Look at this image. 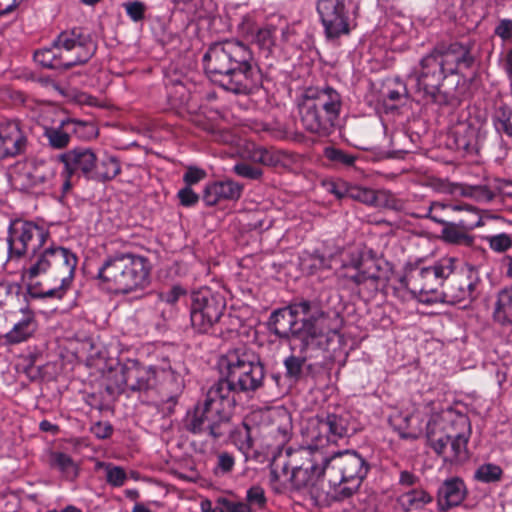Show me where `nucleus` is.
<instances>
[{
	"mask_svg": "<svg viewBox=\"0 0 512 512\" xmlns=\"http://www.w3.org/2000/svg\"><path fill=\"white\" fill-rule=\"evenodd\" d=\"M235 465V459L232 454L228 452H221L217 457V466L215 474H227L231 472Z\"/></svg>",
	"mask_w": 512,
	"mask_h": 512,
	"instance_id": "obj_57",
	"label": "nucleus"
},
{
	"mask_svg": "<svg viewBox=\"0 0 512 512\" xmlns=\"http://www.w3.org/2000/svg\"><path fill=\"white\" fill-rule=\"evenodd\" d=\"M123 8L131 21L137 23L145 18L146 5L141 1H130L123 3Z\"/></svg>",
	"mask_w": 512,
	"mask_h": 512,
	"instance_id": "obj_49",
	"label": "nucleus"
},
{
	"mask_svg": "<svg viewBox=\"0 0 512 512\" xmlns=\"http://www.w3.org/2000/svg\"><path fill=\"white\" fill-rule=\"evenodd\" d=\"M26 142L17 121H5L0 124V159L21 154Z\"/></svg>",
	"mask_w": 512,
	"mask_h": 512,
	"instance_id": "obj_24",
	"label": "nucleus"
},
{
	"mask_svg": "<svg viewBox=\"0 0 512 512\" xmlns=\"http://www.w3.org/2000/svg\"><path fill=\"white\" fill-rule=\"evenodd\" d=\"M217 503L224 507V512H252L249 504L242 501H235L227 497H219Z\"/></svg>",
	"mask_w": 512,
	"mask_h": 512,
	"instance_id": "obj_55",
	"label": "nucleus"
},
{
	"mask_svg": "<svg viewBox=\"0 0 512 512\" xmlns=\"http://www.w3.org/2000/svg\"><path fill=\"white\" fill-rule=\"evenodd\" d=\"M267 326L279 340L297 342L299 352L329 350L335 340H341L339 316L330 315L319 304L306 299L274 310Z\"/></svg>",
	"mask_w": 512,
	"mask_h": 512,
	"instance_id": "obj_1",
	"label": "nucleus"
},
{
	"mask_svg": "<svg viewBox=\"0 0 512 512\" xmlns=\"http://www.w3.org/2000/svg\"><path fill=\"white\" fill-rule=\"evenodd\" d=\"M46 181L47 177L40 174L37 169L23 172L15 178V183L19 186V189L26 192H38Z\"/></svg>",
	"mask_w": 512,
	"mask_h": 512,
	"instance_id": "obj_42",
	"label": "nucleus"
},
{
	"mask_svg": "<svg viewBox=\"0 0 512 512\" xmlns=\"http://www.w3.org/2000/svg\"><path fill=\"white\" fill-rule=\"evenodd\" d=\"M97 42L83 27H73L60 32L49 47L33 54L36 63L53 70H69L86 64L97 51Z\"/></svg>",
	"mask_w": 512,
	"mask_h": 512,
	"instance_id": "obj_5",
	"label": "nucleus"
},
{
	"mask_svg": "<svg viewBox=\"0 0 512 512\" xmlns=\"http://www.w3.org/2000/svg\"><path fill=\"white\" fill-rule=\"evenodd\" d=\"M247 504L249 506H256L263 508L266 504V497L263 488L260 486H252L248 489L246 494Z\"/></svg>",
	"mask_w": 512,
	"mask_h": 512,
	"instance_id": "obj_56",
	"label": "nucleus"
},
{
	"mask_svg": "<svg viewBox=\"0 0 512 512\" xmlns=\"http://www.w3.org/2000/svg\"><path fill=\"white\" fill-rule=\"evenodd\" d=\"M106 472V481L113 487H121L127 480L125 470L120 466H115L111 463L103 464Z\"/></svg>",
	"mask_w": 512,
	"mask_h": 512,
	"instance_id": "obj_47",
	"label": "nucleus"
},
{
	"mask_svg": "<svg viewBox=\"0 0 512 512\" xmlns=\"http://www.w3.org/2000/svg\"><path fill=\"white\" fill-rule=\"evenodd\" d=\"M178 406V399L176 396H171L167 400L161 402L158 406V412L163 416H169L171 414L177 413L178 410L176 407Z\"/></svg>",
	"mask_w": 512,
	"mask_h": 512,
	"instance_id": "obj_62",
	"label": "nucleus"
},
{
	"mask_svg": "<svg viewBox=\"0 0 512 512\" xmlns=\"http://www.w3.org/2000/svg\"><path fill=\"white\" fill-rule=\"evenodd\" d=\"M451 139L453 141L451 147L464 155L470 154L474 149V137L468 129H465L463 132L455 131Z\"/></svg>",
	"mask_w": 512,
	"mask_h": 512,
	"instance_id": "obj_46",
	"label": "nucleus"
},
{
	"mask_svg": "<svg viewBox=\"0 0 512 512\" xmlns=\"http://www.w3.org/2000/svg\"><path fill=\"white\" fill-rule=\"evenodd\" d=\"M187 297V291L179 285H175L168 291L159 294L160 300L171 306L176 305L180 300L186 299Z\"/></svg>",
	"mask_w": 512,
	"mask_h": 512,
	"instance_id": "obj_50",
	"label": "nucleus"
},
{
	"mask_svg": "<svg viewBox=\"0 0 512 512\" xmlns=\"http://www.w3.org/2000/svg\"><path fill=\"white\" fill-rule=\"evenodd\" d=\"M301 267L309 274H315L318 271L330 269L333 260L332 254L316 249L312 253H304L300 258Z\"/></svg>",
	"mask_w": 512,
	"mask_h": 512,
	"instance_id": "obj_32",
	"label": "nucleus"
},
{
	"mask_svg": "<svg viewBox=\"0 0 512 512\" xmlns=\"http://www.w3.org/2000/svg\"><path fill=\"white\" fill-rule=\"evenodd\" d=\"M207 418H192L187 428L194 434H206L207 432Z\"/></svg>",
	"mask_w": 512,
	"mask_h": 512,
	"instance_id": "obj_64",
	"label": "nucleus"
},
{
	"mask_svg": "<svg viewBox=\"0 0 512 512\" xmlns=\"http://www.w3.org/2000/svg\"><path fill=\"white\" fill-rule=\"evenodd\" d=\"M44 136L49 145L54 149L66 148L71 140L69 132H67L63 126L46 128Z\"/></svg>",
	"mask_w": 512,
	"mask_h": 512,
	"instance_id": "obj_45",
	"label": "nucleus"
},
{
	"mask_svg": "<svg viewBox=\"0 0 512 512\" xmlns=\"http://www.w3.org/2000/svg\"><path fill=\"white\" fill-rule=\"evenodd\" d=\"M86 402L91 407V410L88 413H92L93 410H96L99 413L112 412L110 405L104 404L96 395L88 396Z\"/></svg>",
	"mask_w": 512,
	"mask_h": 512,
	"instance_id": "obj_63",
	"label": "nucleus"
},
{
	"mask_svg": "<svg viewBox=\"0 0 512 512\" xmlns=\"http://www.w3.org/2000/svg\"><path fill=\"white\" fill-rule=\"evenodd\" d=\"M467 489L462 479L452 477L446 479L438 489L437 505L441 512L459 506L466 498Z\"/></svg>",
	"mask_w": 512,
	"mask_h": 512,
	"instance_id": "obj_26",
	"label": "nucleus"
},
{
	"mask_svg": "<svg viewBox=\"0 0 512 512\" xmlns=\"http://www.w3.org/2000/svg\"><path fill=\"white\" fill-rule=\"evenodd\" d=\"M316 11L327 40H336L351 31L345 0H317Z\"/></svg>",
	"mask_w": 512,
	"mask_h": 512,
	"instance_id": "obj_14",
	"label": "nucleus"
},
{
	"mask_svg": "<svg viewBox=\"0 0 512 512\" xmlns=\"http://www.w3.org/2000/svg\"><path fill=\"white\" fill-rule=\"evenodd\" d=\"M150 271L146 257L116 252L102 261L96 279L110 293L126 295L146 288L150 283Z\"/></svg>",
	"mask_w": 512,
	"mask_h": 512,
	"instance_id": "obj_6",
	"label": "nucleus"
},
{
	"mask_svg": "<svg viewBox=\"0 0 512 512\" xmlns=\"http://www.w3.org/2000/svg\"><path fill=\"white\" fill-rule=\"evenodd\" d=\"M126 377L127 391L145 392L156 385L155 369L143 366L137 360H126Z\"/></svg>",
	"mask_w": 512,
	"mask_h": 512,
	"instance_id": "obj_25",
	"label": "nucleus"
},
{
	"mask_svg": "<svg viewBox=\"0 0 512 512\" xmlns=\"http://www.w3.org/2000/svg\"><path fill=\"white\" fill-rule=\"evenodd\" d=\"M48 464L51 469L57 470L68 480H74L78 476V465L66 453L51 451L48 456Z\"/></svg>",
	"mask_w": 512,
	"mask_h": 512,
	"instance_id": "obj_31",
	"label": "nucleus"
},
{
	"mask_svg": "<svg viewBox=\"0 0 512 512\" xmlns=\"http://www.w3.org/2000/svg\"><path fill=\"white\" fill-rule=\"evenodd\" d=\"M265 368L260 357L240 371L230 382L217 381L207 392L202 404L195 407L194 416H230L235 406V393L256 391L263 385Z\"/></svg>",
	"mask_w": 512,
	"mask_h": 512,
	"instance_id": "obj_7",
	"label": "nucleus"
},
{
	"mask_svg": "<svg viewBox=\"0 0 512 512\" xmlns=\"http://www.w3.org/2000/svg\"><path fill=\"white\" fill-rule=\"evenodd\" d=\"M308 104L314 105L323 111L325 116L337 120L342 109V97L340 93L331 86L308 87L302 94V99Z\"/></svg>",
	"mask_w": 512,
	"mask_h": 512,
	"instance_id": "obj_17",
	"label": "nucleus"
},
{
	"mask_svg": "<svg viewBox=\"0 0 512 512\" xmlns=\"http://www.w3.org/2000/svg\"><path fill=\"white\" fill-rule=\"evenodd\" d=\"M97 160L95 152L84 147H77L59 155V161L64 165L61 174L62 193L67 194L81 177L93 180Z\"/></svg>",
	"mask_w": 512,
	"mask_h": 512,
	"instance_id": "obj_13",
	"label": "nucleus"
},
{
	"mask_svg": "<svg viewBox=\"0 0 512 512\" xmlns=\"http://www.w3.org/2000/svg\"><path fill=\"white\" fill-rule=\"evenodd\" d=\"M490 248L499 253H503L512 247V238L506 233H500L488 238Z\"/></svg>",
	"mask_w": 512,
	"mask_h": 512,
	"instance_id": "obj_52",
	"label": "nucleus"
},
{
	"mask_svg": "<svg viewBox=\"0 0 512 512\" xmlns=\"http://www.w3.org/2000/svg\"><path fill=\"white\" fill-rule=\"evenodd\" d=\"M327 350H314L308 352H299V356L290 355L284 360L286 377L298 381L302 376L303 366L308 359L316 358Z\"/></svg>",
	"mask_w": 512,
	"mask_h": 512,
	"instance_id": "obj_34",
	"label": "nucleus"
},
{
	"mask_svg": "<svg viewBox=\"0 0 512 512\" xmlns=\"http://www.w3.org/2000/svg\"><path fill=\"white\" fill-rule=\"evenodd\" d=\"M324 157L336 168H351L354 167L358 156L349 153L341 148L335 146H328L324 148Z\"/></svg>",
	"mask_w": 512,
	"mask_h": 512,
	"instance_id": "obj_38",
	"label": "nucleus"
},
{
	"mask_svg": "<svg viewBox=\"0 0 512 512\" xmlns=\"http://www.w3.org/2000/svg\"><path fill=\"white\" fill-rule=\"evenodd\" d=\"M207 177V172L197 166H188L183 174V182L186 186L192 187Z\"/></svg>",
	"mask_w": 512,
	"mask_h": 512,
	"instance_id": "obj_54",
	"label": "nucleus"
},
{
	"mask_svg": "<svg viewBox=\"0 0 512 512\" xmlns=\"http://www.w3.org/2000/svg\"><path fill=\"white\" fill-rule=\"evenodd\" d=\"M310 425L320 435L324 434L329 442L352 437L363 429L358 418H310Z\"/></svg>",
	"mask_w": 512,
	"mask_h": 512,
	"instance_id": "obj_16",
	"label": "nucleus"
},
{
	"mask_svg": "<svg viewBox=\"0 0 512 512\" xmlns=\"http://www.w3.org/2000/svg\"><path fill=\"white\" fill-rule=\"evenodd\" d=\"M257 435L268 447L282 448L292 435V418H260Z\"/></svg>",
	"mask_w": 512,
	"mask_h": 512,
	"instance_id": "obj_18",
	"label": "nucleus"
},
{
	"mask_svg": "<svg viewBox=\"0 0 512 512\" xmlns=\"http://www.w3.org/2000/svg\"><path fill=\"white\" fill-rule=\"evenodd\" d=\"M105 390L109 396L127 391L126 361L111 367L103 376Z\"/></svg>",
	"mask_w": 512,
	"mask_h": 512,
	"instance_id": "obj_29",
	"label": "nucleus"
},
{
	"mask_svg": "<svg viewBox=\"0 0 512 512\" xmlns=\"http://www.w3.org/2000/svg\"><path fill=\"white\" fill-rule=\"evenodd\" d=\"M493 317L503 326H512V285L499 292Z\"/></svg>",
	"mask_w": 512,
	"mask_h": 512,
	"instance_id": "obj_33",
	"label": "nucleus"
},
{
	"mask_svg": "<svg viewBox=\"0 0 512 512\" xmlns=\"http://www.w3.org/2000/svg\"><path fill=\"white\" fill-rule=\"evenodd\" d=\"M286 155V152L276 150L272 147H258L253 152V159L263 165L276 167L282 162Z\"/></svg>",
	"mask_w": 512,
	"mask_h": 512,
	"instance_id": "obj_43",
	"label": "nucleus"
},
{
	"mask_svg": "<svg viewBox=\"0 0 512 512\" xmlns=\"http://www.w3.org/2000/svg\"><path fill=\"white\" fill-rule=\"evenodd\" d=\"M37 330V322L33 315L27 314L6 333L0 330V344L16 345L27 341Z\"/></svg>",
	"mask_w": 512,
	"mask_h": 512,
	"instance_id": "obj_27",
	"label": "nucleus"
},
{
	"mask_svg": "<svg viewBox=\"0 0 512 512\" xmlns=\"http://www.w3.org/2000/svg\"><path fill=\"white\" fill-rule=\"evenodd\" d=\"M471 42L454 41L438 43L430 53L422 57L419 65L408 77L422 100L438 104L448 102L449 93L441 91L444 82L457 76L461 69H470L475 57Z\"/></svg>",
	"mask_w": 512,
	"mask_h": 512,
	"instance_id": "obj_3",
	"label": "nucleus"
},
{
	"mask_svg": "<svg viewBox=\"0 0 512 512\" xmlns=\"http://www.w3.org/2000/svg\"><path fill=\"white\" fill-rule=\"evenodd\" d=\"M121 173V164L115 156L103 159L99 166L96 165L93 180L106 182L114 179Z\"/></svg>",
	"mask_w": 512,
	"mask_h": 512,
	"instance_id": "obj_40",
	"label": "nucleus"
},
{
	"mask_svg": "<svg viewBox=\"0 0 512 512\" xmlns=\"http://www.w3.org/2000/svg\"><path fill=\"white\" fill-rule=\"evenodd\" d=\"M502 476V468L493 463L481 464L474 472V479L486 484L497 483L502 479Z\"/></svg>",
	"mask_w": 512,
	"mask_h": 512,
	"instance_id": "obj_44",
	"label": "nucleus"
},
{
	"mask_svg": "<svg viewBox=\"0 0 512 512\" xmlns=\"http://www.w3.org/2000/svg\"><path fill=\"white\" fill-rule=\"evenodd\" d=\"M180 204L184 207H193L199 202V195L193 191L192 187L186 186L177 193Z\"/></svg>",
	"mask_w": 512,
	"mask_h": 512,
	"instance_id": "obj_58",
	"label": "nucleus"
},
{
	"mask_svg": "<svg viewBox=\"0 0 512 512\" xmlns=\"http://www.w3.org/2000/svg\"><path fill=\"white\" fill-rule=\"evenodd\" d=\"M368 470L369 465L360 454L346 450L323 459L319 473H323L329 483L331 498L343 501L358 491Z\"/></svg>",
	"mask_w": 512,
	"mask_h": 512,
	"instance_id": "obj_8",
	"label": "nucleus"
},
{
	"mask_svg": "<svg viewBox=\"0 0 512 512\" xmlns=\"http://www.w3.org/2000/svg\"><path fill=\"white\" fill-rule=\"evenodd\" d=\"M77 256L69 249L52 244L32 251L22 270L34 298L62 299L74 279Z\"/></svg>",
	"mask_w": 512,
	"mask_h": 512,
	"instance_id": "obj_4",
	"label": "nucleus"
},
{
	"mask_svg": "<svg viewBox=\"0 0 512 512\" xmlns=\"http://www.w3.org/2000/svg\"><path fill=\"white\" fill-rule=\"evenodd\" d=\"M446 205L438 203V202H430V204L427 207L420 208L416 212H410V209L408 208V215L414 217V218H427L430 219L433 222H442V219L438 218L435 214H433V211H435L436 208L444 209Z\"/></svg>",
	"mask_w": 512,
	"mask_h": 512,
	"instance_id": "obj_51",
	"label": "nucleus"
},
{
	"mask_svg": "<svg viewBox=\"0 0 512 512\" xmlns=\"http://www.w3.org/2000/svg\"><path fill=\"white\" fill-rule=\"evenodd\" d=\"M50 238V231L34 221L15 219L8 229V250L10 257L20 258L24 254L37 251Z\"/></svg>",
	"mask_w": 512,
	"mask_h": 512,
	"instance_id": "obj_11",
	"label": "nucleus"
},
{
	"mask_svg": "<svg viewBox=\"0 0 512 512\" xmlns=\"http://www.w3.org/2000/svg\"><path fill=\"white\" fill-rule=\"evenodd\" d=\"M233 170L238 176L251 180L260 179L263 174L261 168L244 162L236 164Z\"/></svg>",
	"mask_w": 512,
	"mask_h": 512,
	"instance_id": "obj_53",
	"label": "nucleus"
},
{
	"mask_svg": "<svg viewBox=\"0 0 512 512\" xmlns=\"http://www.w3.org/2000/svg\"><path fill=\"white\" fill-rule=\"evenodd\" d=\"M389 423L403 438H417L423 431L420 418H388Z\"/></svg>",
	"mask_w": 512,
	"mask_h": 512,
	"instance_id": "obj_39",
	"label": "nucleus"
},
{
	"mask_svg": "<svg viewBox=\"0 0 512 512\" xmlns=\"http://www.w3.org/2000/svg\"><path fill=\"white\" fill-rule=\"evenodd\" d=\"M495 35L500 37L503 41H507L512 38V20L501 19L494 30Z\"/></svg>",
	"mask_w": 512,
	"mask_h": 512,
	"instance_id": "obj_61",
	"label": "nucleus"
},
{
	"mask_svg": "<svg viewBox=\"0 0 512 512\" xmlns=\"http://www.w3.org/2000/svg\"><path fill=\"white\" fill-rule=\"evenodd\" d=\"M259 355L246 346L228 350L218 361L221 378L218 381L230 382L240 371L256 361Z\"/></svg>",
	"mask_w": 512,
	"mask_h": 512,
	"instance_id": "obj_19",
	"label": "nucleus"
},
{
	"mask_svg": "<svg viewBox=\"0 0 512 512\" xmlns=\"http://www.w3.org/2000/svg\"><path fill=\"white\" fill-rule=\"evenodd\" d=\"M243 189L242 184L232 179L214 181L205 186L202 200L206 206H215L222 201H237Z\"/></svg>",
	"mask_w": 512,
	"mask_h": 512,
	"instance_id": "obj_23",
	"label": "nucleus"
},
{
	"mask_svg": "<svg viewBox=\"0 0 512 512\" xmlns=\"http://www.w3.org/2000/svg\"><path fill=\"white\" fill-rule=\"evenodd\" d=\"M208 79L237 95H250L262 86L263 76L250 46L239 40L214 42L202 57Z\"/></svg>",
	"mask_w": 512,
	"mask_h": 512,
	"instance_id": "obj_2",
	"label": "nucleus"
},
{
	"mask_svg": "<svg viewBox=\"0 0 512 512\" xmlns=\"http://www.w3.org/2000/svg\"><path fill=\"white\" fill-rule=\"evenodd\" d=\"M444 418H429L426 422V437L431 448L438 454L445 456L448 444L452 438V434H446L435 438L436 429L441 428Z\"/></svg>",
	"mask_w": 512,
	"mask_h": 512,
	"instance_id": "obj_35",
	"label": "nucleus"
},
{
	"mask_svg": "<svg viewBox=\"0 0 512 512\" xmlns=\"http://www.w3.org/2000/svg\"><path fill=\"white\" fill-rule=\"evenodd\" d=\"M451 426L459 428V431L452 434L450 440V454L444 456L445 461L450 463H463L469 459L468 441L471 435V423L469 418H454Z\"/></svg>",
	"mask_w": 512,
	"mask_h": 512,
	"instance_id": "obj_22",
	"label": "nucleus"
},
{
	"mask_svg": "<svg viewBox=\"0 0 512 512\" xmlns=\"http://www.w3.org/2000/svg\"><path fill=\"white\" fill-rule=\"evenodd\" d=\"M341 276L356 286H367L377 289L379 269L373 263H365L360 255L353 256L349 263L343 264Z\"/></svg>",
	"mask_w": 512,
	"mask_h": 512,
	"instance_id": "obj_20",
	"label": "nucleus"
},
{
	"mask_svg": "<svg viewBox=\"0 0 512 512\" xmlns=\"http://www.w3.org/2000/svg\"><path fill=\"white\" fill-rule=\"evenodd\" d=\"M453 269H455L454 266ZM479 285L478 272L473 268H467L461 272L453 270L443 286L442 300L451 304L471 302L479 295Z\"/></svg>",
	"mask_w": 512,
	"mask_h": 512,
	"instance_id": "obj_15",
	"label": "nucleus"
},
{
	"mask_svg": "<svg viewBox=\"0 0 512 512\" xmlns=\"http://www.w3.org/2000/svg\"><path fill=\"white\" fill-rule=\"evenodd\" d=\"M298 112L303 128L318 136H328L333 131L335 120L325 116L323 111L314 105L301 100L298 103Z\"/></svg>",
	"mask_w": 512,
	"mask_h": 512,
	"instance_id": "obj_21",
	"label": "nucleus"
},
{
	"mask_svg": "<svg viewBox=\"0 0 512 512\" xmlns=\"http://www.w3.org/2000/svg\"><path fill=\"white\" fill-rule=\"evenodd\" d=\"M352 184L345 181L331 182L328 185V191L333 194L337 199L342 200L349 198L350 188Z\"/></svg>",
	"mask_w": 512,
	"mask_h": 512,
	"instance_id": "obj_59",
	"label": "nucleus"
},
{
	"mask_svg": "<svg viewBox=\"0 0 512 512\" xmlns=\"http://www.w3.org/2000/svg\"><path fill=\"white\" fill-rule=\"evenodd\" d=\"M398 501L404 510L418 509L432 501V497L422 489H412L399 496Z\"/></svg>",
	"mask_w": 512,
	"mask_h": 512,
	"instance_id": "obj_41",
	"label": "nucleus"
},
{
	"mask_svg": "<svg viewBox=\"0 0 512 512\" xmlns=\"http://www.w3.org/2000/svg\"><path fill=\"white\" fill-rule=\"evenodd\" d=\"M454 263L453 258H443L433 266L413 267L400 282L420 302L436 303L442 300L443 286L453 272Z\"/></svg>",
	"mask_w": 512,
	"mask_h": 512,
	"instance_id": "obj_9",
	"label": "nucleus"
},
{
	"mask_svg": "<svg viewBox=\"0 0 512 512\" xmlns=\"http://www.w3.org/2000/svg\"><path fill=\"white\" fill-rule=\"evenodd\" d=\"M438 223L443 225V239L452 244H460L470 240L467 232L477 225L475 223H468L463 219H460L457 223L442 219V222Z\"/></svg>",
	"mask_w": 512,
	"mask_h": 512,
	"instance_id": "obj_30",
	"label": "nucleus"
},
{
	"mask_svg": "<svg viewBox=\"0 0 512 512\" xmlns=\"http://www.w3.org/2000/svg\"><path fill=\"white\" fill-rule=\"evenodd\" d=\"M451 193L464 197H470L479 202H489L493 200L494 193L485 185H466L452 184Z\"/></svg>",
	"mask_w": 512,
	"mask_h": 512,
	"instance_id": "obj_36",
	"label": "nucleus"
},
{
	"mask_svg": "<svg viewBox=\"0 0 512 512\" xmlns=\"http://www.w3.org/2000/svg\"><path fill=\"white\" fill-rule=\"evenodd\" d=\"M190 320L192 328L201 334L214 333L226 308L224 297L203 287L190 295Z\"/></svg>",
	"mask_w": 512,
	"mask_h": 512,
	"instance_id": "obj_10",
	"label": "nucleus"
},
{
	"mask_svg": "<svg viewBox=\"0 0 512 512\" xmlns=\"http://www.w3.org/2000/svg\"><path fill=\"white\" fill-rule=\"evenodd\" d=\"M374 207L408 213V203L386 189L376 190Z\"/></svg>",
	"mask_w": 512,
	"mask_h": 512,
	"instance_id": "obj_37",
	"label": "nucleus"
},
{
	"mask_svg": "<svg viewBox=\"0 0 512 512\" xmlns=\"http://www.w3.org/2000/svg\"><path fill=\"white\" fill-rule=\"evenodd\" d=\"M322 466H317L312 460H307L301 465L290 467L286 462L275 461L271 466L269 483L275 493H285L289 485L295 489H301L314 484L315 481L323 476Z\"/></svg>",
	"mask_w": 512,
	"mask_h": 512,
	"instance_id": "obj_12",
	"label": "nucleus"
},
{
	"mask_svg": "<svg viewBox=\"0 0 512 512\" xmlns=\"http://www.w3.org/2000/svg\"><path fill=\"white\" fill-rule=\"evenodd\" d=\"M90 430L97 438L105 439L112 434L113 427L109 421L99 420L91 426Z\"/></svg>",
	"mask_w": 512,
	"mask_h": 512,
	"instance_id": "obj_60",
	"label": "nucleus"
},
{
	"mask_svg": "<svg viewBox=\"0 0 512 512\" xmlns=\"http://www.w3.org/2000/svg\"><path fill=\"white\" fill-rule=\"evenodd\" d=\"M256 423L255 418H249V421H243L230 433L232 443L245 456L246 460L250 458L253 448V436L257 435Z\"/></svg>",
	"mask_w": 512,
	"mask_h": 512,
	"instance_id": "obj_28",
	"label": "nucleus"
},
{
	"mask_svg": "<svg viewBox=\"0 0 512 512\" xmlns=\"http://www.w3.org/2000/svg\"><path fill=\"white\" fill-rule=\"evenodd\" d=\"M376 190L352 185L350 188V199L357 200L364 204L374 206Z\"/></svg>",
	"mask_w": 512,
	"mask_h": 512,
	"instance_id": "obj_48",
	"label": "nucleus"
}]
</instances>
